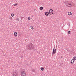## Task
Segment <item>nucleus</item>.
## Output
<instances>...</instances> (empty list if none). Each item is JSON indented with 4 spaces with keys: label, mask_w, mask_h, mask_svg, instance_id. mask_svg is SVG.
I'll use <instances>...</instances> for the list:
<instances>
[{
    "label": "nucleus",
    "mask_w": 76,
    "mask_h": 76,
    "mask_svg": "<svg viewBox=\"0 0 76 76\" xmlns=\"http://www.w3.org/2000/svg\"><path fill=\"white\" fill-rule=\"evenodd\" d=\"M40 10H43V7H40Z\"/></svg>",
    "instance_id": "nucleus-11"
},
{
    "label": "nucleus",
    "mask_w": 76,
    "mask_h": 76,
    "mask_svg": "<svg viewBox=\"0 0 76 76\" xmlns=\"http://www.w3.org/2000/svg\"><path fill=\"white\" fill-rule=\"evenodd\" d=\"M24 18V17H21V19L22 20V19H23Z\"/></svg>",
    "instance_id": "nucleus-20"
},
{
    "label": "nucleus",
    "mask_w": 76,
    "mask_h": 76,
    "mask_svg": "<svg viewBox=\"0 0 76 76\" xmlns=\"http://www.w3.org/2000/svg\"><path fill=\"white\" fill-rule=\"evenodd\" d=\"M68 33L69 34H70V31H68Z\"/></svg>",
    "instance_id": "nucleus-19"
},
{
    "label": "nucleus",
    "mask_w": 76,
    "mask_h": 76,
    "mask_svg": "<svg viewBox=\"0 0 76 76\" xmlns=\"http://www.w3.org/2000/svg\"><path fill=\"white\" fill-rule=\"evenodd\" d=\"M14 35L15 37H17V35H18V34H17V32H14Z\"/></svg>",
    "instance_id": "nucleus-7"
},
{
    "label": "nucleus",
    "mask_w": 76,
    "mask_h": 76,
    "mask_svg": "<svg viewBox=\"0 0 76 76\" xmlns=\"http://www.w3.org/2000/svg\"><path fill=\"white\" fill-rule=\"evenodd\" d=\"M21 75L22 76H26V72H25V70H23L21 72Z\"/></svg>",
    "instance_id": "nucleus-2"
},
{
    "label": "nucleus",
    "mask_w": 76,
    "mask_h": 76,
    "mask_svg": "<svg viewBox=\"0 0 76 76\" xmlns=\"http://www.w3.org/2000/svg\"><path fill=\"white\" fill-rule=\"evenodd\" d=\"M40 69L42 71H44V68L43 67H41L40 68Z\"/></svg>",
    "instance_id": "nucleus-13"
},
{
    "label": "nucleus",
    "mask_w": 76,
    "mask_h": 76,
    "mask_svg": "<svg viewBox=\"0 0 76 76\" xmlns=\"http://www.w3.org/2000/svg\"><path fill=\"white\" fill-rule=\"evenodd\" d=\"M28 20H30L31 19V18H30V17H28Z\"/></svg>",
    "instance_id": "nucleus-18"
},
{
    "label": "nucleus",
    "mask_w": 76,
    "mask_h": 76,
    "mask_svg": "<svg viewBox=\"0 0 76 76\" xmlns=\"http://www.w3.org/2000/svg\"><path fill=\"white\" fill-rule=\"evenodd\" d=\"M14 16V14L13 13L12 14H11V16H12V17H13Z\"/></svg>",
    "instance_id": "nucleus-17"
},
{
    "label": "nucleus",
    "mask_w": 76,
    "mask_h": 76,
    "mask_svg": "<svg viewBox=\"0 0 76 76\" xmlns=\"http://www.w3.org/2000/svg\"><path fill=\"white\" fill-rule=\"evenodd\" d=\"M66 7H71L72 6V5L71 4V3H69V4H68V5H66Z\"/></svg>",
    "instance_id": "nucleus-5"
},
{
    "label": "nucleus",
    "mask_w": 76,
    "mask_h": 76,
    "mask_svg": "<svg viewBox=\"0 0 76 76\" xmlns=\"http://www.w3.org/2000/svg\"><path fill=\"white\" fill-rule=\"evenodd\" d=\"M31 28L32 30L34 29V27L32 26H31Z\"/></svg>",
    "instance_id": "nucleus-16"
},
{
    "label": "nucleus",
    "mask_w": 76,
    "mask_h": 76,
    "mask_svg": "<svg viewBox=\"0 0 76 76\" xmlns=\"http://www.w3.org/2000/svg\"><path fill=\"white\" fill-rule=\"evenodd\" d=\"M32 72H35V71L34 70V69H32Z\"/></svg>",
    "instance_id": "nucleus-24"
},
{
    "label": "nucleus",
    "mask_w": 76,
    "mask_h": 76,
    "mask_svg": "<svg viewBox=\"0 0 76 76\" xmlns=\"http://www.w3.org/2000/svg\"><path fill=\"white\" fill-rule=\"evenodd\" d=\"M65 4H66V5H68V4H69V1H66L65 2Z\"/></svg>",
    "instance_id": "nucleus-6"
},
{
    "label": "nucleus",
    "mask_w": 76,
    "mask_h": 76,
    "mask_svg": "<svg viewBox=\"0 0 76 76\" xmlns=\"http://www.w3.org/2000/svg\"><path fill=\"white\" fill-rule=\"evenodd\" d=\"M73 60H76V56H74V57H73Z\"/></svg>",
    "instance_id": "nucleus-14"
},
{
    "label": "nucleus",
    "mask_w": 76,
    "mask_h": 76,
    "mask_svg": "<svg viewBox=\"0 0 76 76\" xmlns=\"http://www.w3.org/2000/svg\"><path fill=\"white\" fill-rule=\"evenodd\" d=\"M17 74L16 72H14L13 73V76H16Z\"/></svg>",
    "instance_id": "nucleus-10"
},
{
    "label": "nucleus",
    "mask_w": 76,
    "mask_h": 76,
    "mask_svg": "<svg viewBox=\"0 0 76 76\" xmlns=\"http://www.w3.org/2000/svg\"><path fill=\"white\" fill-rule=\"evenodd\" d=\"M11 20H12V17H10V18H9Z\"/></svg>",
    "instance_id": "nucleus-22"
},
{
    "label": "nucleus",
    "mask_w": 76,
    "mask_h": 76,
    "mask_svg": "<svg viewBox=\"0 0 76 76\" xmlns=\"http://www.w3.org/2000/svg\"><path fill=\"white\" fill-rule=\"evenodd\" d=\"M61 58H63V56H61Z\"/></svg>",
    "instance_id": "nucleus-26"
},
{
    "label": "nucleus",
    "mask_w": 76,
    "mask_h": 76,
    "mask_svg": "<svg viewBox=\"0 0 76 76\" xmlns=\"http://www.w3.org/2000/svg\"><path fill=\"white\" fill-rule=\"evenodd\" d=\"M69 26H70V23H69Z\"/></svg>",
    "instance_id": "nucleus-25"
},
{
    "label": "nucleus",
    "mask_w": 76,
    "mask_h": 76,
    "mask_svg": "<svg viewBox=\"0 0 76 76\" xmlns=\"http://www.w3.org/2000/svg\"><path fill=\"white\" fill-rule=\"evenodd\" d=\"M49 12H46L45 13V15L46 16H48V15H49Z\"/></svg>",
    "instance_id": "nucleus-8"
},
{
    "label": "nucleus",
    "mask_w": 76,
    "mask_h": 76,
    "mask_svg": "<svg viewBox=\"0 0 76 76\" xmlns=\"http://www.w3.org/2000/svg\"><path fill=\"white\" fill-rule=\"evenodd\" d=\"M49 13L50 15H52L53 14V10L50 9L49 11Z\"/></svg>",
    "instance_id": "nucleus-3"
},
{
    "label": "nucleus",
    "mask_w": 76,
    "mask_h": 76,
    "mask_svg": "<svg viewBox=\"0 0 76 76\" xmlns=\"http://www.w3.org/2000/svg\"><path fill=\"white\" fill-rule=\"evenodd\" d=\"M56 48H54L52 52V54H55V53H56Z\"/></svg>",
    "instance_id": "nucleus-4"
},
{
    "label": "nucleus",
    "mask_w": 76,
    "mask_h": 76,
    "mask_svg": "<svg viewBox=\"0 0 76 76\" xmlns=\"http://www.w3.org/2000/svg\"><path fill=\"white\" fill-rule=\"evenodd\" d=\"M16 20L17 22H18V21H19V18H17L16 19Z\"/></svg>",
    "instance_id": "nucleus-15"
},
{
    "label": "nucleus",
    "mask_w": 76,
    "mask_h": 76,
    "mask_svg": "<svg viewBox=\"0 0 76 76\" xmlns=\"http://www.w3.org/2000/svg\"><path fill=\"white\" fill-rule=\"evenodd\" d=\"M68 15L70 16L72 15V13L70 12H69L68 13Z\"/></svg>",
    "instance_id": "nucleus-12"
},
{
    "label": "nucleus",
    "mask_w": 76,
    "mask_h": 76,
    "mask_svg": "<svg viewBox=\"0 0 76 76\" xmlns=\"http://www.w3.org/2000/svg\"><path fill=\"white\" fill-rule=\"evenodd\" d=\"M74 61H75L73 59H72L71 61V64H73V63H74Z\"/></svg>",
    "instance_id": "nucleus-9"
},
{
    "label": "nucleus",
    "mask_w": 76,
    "mask_h": 76,
    "mask_svg": "<svg viewBox=\"0 0 76 76\" xmlns=\"http://www.w3.org/2000/svg\"><path fill=\"white\" fill-rule=\"evenodd\" d=\"M18 5V4L16 3L14 4V6H17Z\"/></svg>",
    "instance_id": "nucleus-21"
},
{
    "label": "nucleus",
    "mask_w": 76,
    "mask_h": 76,
    "mask_svg": "<svg viewBox=\"0 0 76 76\" xmlns=\"http://www.w3.org/2000/svg\"><path fill=\"white\" fill-rule=\"evenodd\" d=\"M28 48L29 50H34L35 48L33 45V44H30L28 45Z\"/></svg>",
    "instance_id": "nucleus-1"
},
{
    "label": "nucleus",
    "mask_w": 76,
    "mask_h": 76,
    "mask_svg": "<svg viewBox=\"0 0 76 76\" xmlns=\"http://www.w3.org/2000/svg\"><path fill=\"white\" fill-rule=\"evenodd\" d=\"M60 67H61V66H62V64H60L59 65Z\"/></svg>",
    "instance_id": "nucleus-23"
}]
</instances>
